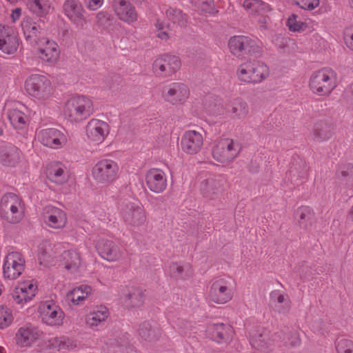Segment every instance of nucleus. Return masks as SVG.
I'll use <instances>...</instances> for the list:
<instances>
[{"label": "nucleus", "mask_w": 353, "mask_h": 353, "mask_svg": "<svg viewBox=\"0 0 353 353\" xmlns=\"http://www.w3.org/2000/svg\"><path fill=\"white\" fill-rule=\"evenodd\" d=\"M344 41L347 47L353 52V26L344 30Z\"/></svg>", "instance_id": "obj_54"}, {"label": "nucleus", "mask_w": 353, "mask_h": 353, "mask_svg": "<svg viewBox=\"0 0 353 353\" xmlns=\"http://www.w3.org/2000/svg\"><path fill=\"white\" fill-rule=\"evenodd\" d=\"M309 86L312 92L320 97L328 96L336 87V74L330 68H322L313 72Z\"/></svg>", "instance_id": "obj_2"}, {"label": "nucleus", "mask_w": 353, "mask_h": 353, "mask_svg": "<svg viewBox=\"0 0 353 353\" xmlns=\"http://www.w3.org/2000/svg\"><path fill=\"white\" fill-rule=\"evenodd\" d=\"M157 37L162 40H167L168 39V34L167 32L163 31L159 32Z\"/></svg>", "instance_id": "obj_61"}, {"label": "nucleus", "mask_w": 353, "mask_h": 353, "mask_svg": "<svg viewBox=\"0 0 353 353\" xmlns=\"http://www.w3.org/2000/svg\"><path fill=\"white\" fill-rule=\"evenodd\" d=\"M97 23L102 26H105L109 21V14L104 11L99 12L96 15Z\"/></svg>", "instance_id": "obj_57"}, {"label": "nucleus", "mask_w": 353, "mask_h": 353, "mask_svg": "<svg viewBox=\"0 0 353 353\" xmlns=\"http://www.w3.org/2000/svg\"><path fill=\"white\" fill-rule=\"evenodd\" d=\"M38 310L43 322L48 325L59 326L63 324L64 312L52 300L40 303Z\"/></svg>", "instance_id": "obj_8"}, {"label": "nucleus", "mask_w": 353, "mask_h": 353, "mask_svg": "<svg viewBox=\"0 0 353 353\" xmlns=\"http://www.w3.org/2000/svg\"><path fill=\"white\" fill-rule=\"evenodd\" d=\"M43 332L31 323H26L18 328L14 341L19 347H31L43 337Z\"/></svg>", "instance_id": "obj_11"}, {"label": "nucleus", "mask_w": 353, "mask_h": 353, "mask_svg": "<svg viewBox=\"0 0 353 353\" xmlns=\"http://www.w3.org/2000/svg\"><path fill=\"white\" fill-rule=\"evenodd\" d=\"M270 74L269 67L258 60L241 63L236 70L238 79L247 83H260Z\"/></svg>", "instance_id": "obj_3"}, {"label": "nucleus", "mask_w": 353, "mask_h": 353, "mask_svg": "<svg viewBox=\"0 0 353 353\" xmlns=\"http://www.w3.org/2000/svg\"><path fill=\"white\" fill-rule=\"evenodd\" d=\"M349 5L352 9H353V0H348Z\"/></svg>", "instance_id": "obj_64"}, {"label": "nucleus", "mask_w": 353, "mask_h": 353, "mask_svg": "<svg viewBox=\"0 0 353 353\" xmlns=\"http://www.w3.org/2000/svg\"><path fill=\"white\" fill-rule=\"evenodd\" d=\"M63 165L59 163H54L48 169V176L52 182L61 184L66 181L67 175Z\"/></svg>", "instance_id": "obj_43"}, {"label": "nucleus", "mask_w": 353, "mask_h": 353, "mask_svg": "<svg viewBox=\"0 0 353 353\" xmlns=\"http://www.w3.org/2000/svg\"><path fill=\"white\" fill-rule=\"evenodd\" d=\"M336 348L338 353H353V341L341 339L337 342Z\"/></svg>", "instance_id": "obj_53"}, {"label": "nucleus", "mask_w": 353, "mask_h": 353, "mask_svg": "<svg viewBox=\"0 0 353 353\" xmlns=\"http://www.w3.org/2000/svg\"><path fill=\"white\" fill-rule=\"evenodd\" d=\"M110 132V126L104 121L92 119L85 126V133L88 141L94 145L102 143Z\"/></svg>", "instance_id": "obj_15"}, {"label": "nucleus", "mask_w": 353, "mask_h": 353, "mask_svg": "<svg viewBox=\"0 0 353 353\" xmlns=\"http://www.w3.org/2000/svg\"><path fill=\"white\" fill-rule=\"evenodd\" d=\"M143 292L137 288H131L125 296V304L127 307H139L143 302Z\"/></svg>", "instance_id": "obj_45"}, {"label": "nucleus", "mask_w": 353, "mask_h": 353, "mask_svg": "<svg viewBox=\"0 0 353 353\" xmlns=\"http://www.w3.org/2000/svg\"><path fill=\"white\" fill-rule=\"evenodd\" d=\"M84 3L90 10H97L103 6V0H85Z\"/></svg>", "instance_id": "obj_56"}, {"label": "nucleus", "mask_w": 353, "mask_h": 353, "mask_svg": "<svg viewBox=\"0 0 353 353\" xmlns=\"http://www.w3.org/2000/svg\"><path fill=\"white\" fill-rule=\"evenodd\" d=\"M234 291V280L230 276H220L212 282L208 297L216 304H225L232 300Z\"/></svg>", "instance_id": "obj_5"}, {"label": "nucleus", "mask_w": 353, "mask_h": 353, "mask_svg": "<svg viewBox=\"0 0 353 353\" xmlns=\"http://www.w3.org/2000/svg\"><path fill=\"white\" fill-rule=\"evenodd\" d=\"M114 10L118 18L131 24L137 21L138 14L134 6L125 0H113Z\"/></svg>", "instance_id": "obj_26"}, {"label": "nucleus", "mask_w": 353, "mask_h": 353, "mask_svg": "<svg viewBox=\"0 0 353 353\" xmlns=\"http://www.w3.org/2000/svg\"><path fill=\"white\" fill-rule=\"evenodd\" d=\"M20 197L12 192L5 194L0 201V215L2 218L6 219V216L14 206Z\"/></svg>", "instance_id": "obj_40"}, {"label": "nucleus", "mask_w": 353, "mask_h": 353, "mask_svg": "<svg viewBox=\"0 0 353 353\" xmlns=\"http://www.w3.org/2000/svg\"><path fill=\"white\" fill-rule=\"evenodd\" d=\"M29 109L21 103H15L8 109L7 116L12 126L17 130L25 129L29 123Z\"/></svg>", "instance_id": "obj_21"}, {"label": "nucleus", "mask_w": 353, "mask_h": 353, "mask_svg": "<svg viewBox=\"0 0 353 353\" xmlns=\"http://www.w3.org/2000/svg\"><path fill=\"white\" fill-rule=\"evenodd\" d=\"M21 152L13 145L0 147V163L6 166H14L19 161Z\"/></svg>", "instance_id": "obj_32"}, {"label": "nucleus", "mask_w": 353, "mask_h": 353, "mask_svg": "<svg viewBox=\"0 0 353 353\" xmlns=\"http://www.w3.org/2000/svg\"><path fill=\"white\" fill-rule=\"evenodd\" d=\"M203 144V136L196 130L186 131L181 138V148L188 154H196L201 149Z\"/></svg>", "instance_id": "obj_23"}, {"label": "nucleus", "mask_w": 353, "mask_h": 353, "mask_svg": "<svg viewBox=\"0 0 353 353\" xmlns=\"http://www.w3.org/2000/svg\"><path fill=\"white\" fill-rule=\"evenodd\" d=\"M190 95L188 86L179 82L172 83L163 88L162 97L165 101L172 105L182 104Z\"/></svg>", "instance_id": "obj_14"}, {"label": "nucleus", "mask_w": 353, "mask_h": 353, "mask_svg": "<svg viewBox=\"0 0 353 353\" xmlns=\"http://www.w3.org/2000/svg\"><path fill=\"white\" fill-rule=\"evenodd\" d=\"M349 217H350V219H352V221H353V205H352L351 212H350V213L349 214Z\"/></svg>", "instance_id": "obj_63"}, {"label": "nucleus", "mask_w": 353, "mask_h": 353, "mask_svg": "<svg viewBox=\"0 0 353 353\" xmlns=\"http://www.w3.org/2000/svg\"><path fill=\"white\" fill-rule=\"evenodd\" d=\"M243 6L250 13L261 15L270 10L268 4L265 3L261 0H245Z\"/></svg>", "instance_id": "obj_46"}, {"label": "nucleus", "mask_w": 353, "mask_h": 353, "mask_svg": "<svg viewBox=\"0 0 353 353\" xmlns=\"http://www.w3.org/2000/svg\"><path fill=\"white\" fill-rule=\"evenodd\" d=\"M25 210V203L21 198H19L10 212L6 216V220L12 223L20 222L24 217Z\"/></svg>", "instance_id": "obj_47"}, {"label": "nucleus", "mask_w": 353, "mask_h": 353, "mask_svg": "<svg viewBox=\"0 0 353 353\" xmlns=\"http://www.w3.org/2000/svg\"><path fill=\"white\" fill-rule=\"evenodd\" d=\"M167 272L172 278L176 281H185L191 278L193 275L192 268L188 263H173L170 265Z\"/></svg>", "instance_id": "obj_34"}, {"label": "nucleus", "mask_w": 353, "mask_h": 353, "mask_svg": "<svg viewBox=\"0 0 353 353\" xmlns=\"http://www.w3.org/2000/svg\"><path fill=\"white\" fill-rule=\"evenodd\" d=\"M156 27L159 30H163L164 28L163 24L159 21L156 23Z\"/></svg>", "instance_id": "obj_62"}, {"label": "nucleus", "mask_w": 353, "mask_h": 353, "mask_svg": "<svg viewBox=\"0 0 353 353\" xmlns=\"http://www.w3.org/2000/svg\"><path fill=\"white\" fill-rule=\"evenodd\" d=\"M224 183L225 179L221 176L208 179L201 183V192L208 199H215L222 192Z\"/></svg>", "instance_id": "obj_25"}, {"label": "nucleus", "mask_w": 353, "mask_h": 353, "mask_svg": "<svg viewBox=\"0 0 353 353\" xmlns=\"http://www.w3.org/2000/svg\"><path fill=\"white\" fill-rule=\"evenodd\" d=\"M313 135L318 141H326L331 137V131L330 127L323 121L315 124L313 129Z\"/></svg>", "instance_id": "obj_48"}, {"label": "nucleus", "mask_w": 353, "mask_h": 353, "mask_svg": "<svg viewBox=\"0 0 353 353\" xmlns=\"http://www.w3.org/2000/svg\"><path fill=\"white\" fill-rule=\"evenodd\" d=\"M38 141L43 145L52 149H59L67 142L65 134L57 128H49L37 132Z\"/></svg>", "instance_id": "obj_16"}, {"label": "nucleus", "mask_w": 353, "mask_h": 353, "mask_svg": "<svg viewBox=\"0 0 353 353\" xmlns=\"http://www.w3.org/2000/svg\"><path fill=\"white\" fill-rule=\"evenodd\" d=\"M296 218L301 227L307 228L312 223L314 212L310 207L301 206L296 212Z\"/></svg>", "instance_id": "obj_44"}, {"label": "nucleus", "mask_w": 353, "mask_h": 353, "mask_svg": "<svg viewBox=\"0 0 353 353\" xmlns=\"http://www.w3.org/2000/svg\"><path fill=\"white\" fill-rule=\"evenodd\" d=\"M21 27L27 41L31 44L37 43L39 41L37 39L41 29L37 23L30 19H23Z\"/></svg>", "instance_id": "obj_36"}, {"label": "nucleus", "mask_w": 353, "mask_h": 353, "mask_svg": "<svg viewBox=\"0 0 353 353\" xmlns=\"http://www.w3.org/2000/svg\"><path fill=\"white\" fill-rule=\"evenodd\" d=\"M300 8L305 10H313L320 4V0H293Z\"/></svg>", "instance_id": "obj_52"}, {"label": "nucleus", "mask_w": 353, "mask_h": 353, "mask_svg": "<svg viewBox=\"0 0 353 353\" xmlns=\"http://www.w3.org/2000/svg\"><path fill=\"white\" fill-rule=\"evenodd\" d=\"M42 218L44 223L49 228L61 230L68 222V216L62 209L49 205L44 208Z\"/></svg>", "instance_id": "obj_18"}, {"label": "nucleus", "mask_w": 353, "mask_h": 353, "mask_svg": "<svg viewBox=\"0 0 353 353\" xmlns=\"http://www.w3.org/2000/svg\"><path fill=\"white\" fill-rule=\"evenodd\" d=\"M29 10L39 15L43 16L48 13L50 4L48 0H23Z\"/></svg>", "instance_id": "obj_42"}, {"label": "nucleus", "mask_w": 353, "mask_h": 353, "mask_svg": "<svg viewBox=\"0 0 353 353\" xmlns=\"http://www.w3.org/2000/svg\"><path fill=\"white\" fill-rule=\"evenodd\" d=\"M228 48L230 52L236 57L252 55L259 49L255 39L244 35L232 37L228 41Z\"/></svg>", "instance_id": "obj_9"}, {"label": "nucleus", "mask_w": 353, "mask_h": 353, "mask_svg": "<svg viewBox=\"0 0 353 353\" xmlns=\"http://www.w3.org/2000/svg\"><path fill=\"white\" fill-rule=\"evenodd\" d=\"M13 321L12 310L6 306H0V328L8 327Z\"/></svg>", "instance_id": "obj_50"}, {"label": "nucleus", "mask_w": 353, "mask_h": 353, "mask_svg": "<svg viewBox=\"0 0 353 353\" xmlns=\"http://www.w3.org/2000/svg\"><path fill=\"white\" fill-rule=\"evenodd\" d=\"M49 344L53 348H56L59 351H72L78 346L77 341L76 340L70 339L67 336L51 338L49 340Z\"/></svg>", "instance_id": "obj_37"}, {"label": "nucleus", "mask_w": 353, "mask_h": 353, "mask_svg": "<svg viewBox=\"0 0 353 353\" xmlns=\"http://www.w3.org/2000/svg\"><path fill=\"white\" fill-rule=\"evenodd\" d=\"M50 255L46 252H39L38 259L41 265H46L49 262Z\"/></svg>", "instance_id": "obj_59"}, {"label": "nucleus", "mask_w": 353, "mask_h": 353, "mask_svg": "<svg viewBox=\"0 0 353 353\" xmlns=\"http://www.w3.org/2000/svg\"><path fill=\"white\" fill-rule=\"evenodd\" d=\"M37 285L34 281H26L19 283L11 293L13 301L21 306L30 302L36 295Z\"/></svg>", "instance_id": "obj_19"}, {"label": "nucleus", "mask_w": 353, "mask_h": 353, "mask_svg": "<svg viewBox=\"0 0 353 353\" xmlns=\"http://www.w3.org/2000/svg\"><path fill=\"white\" fill-rule=\"evenodd\" d=\"M270 303L274 310L282 315L288 314L291 307L288 296L281 294L279 290L270 292Z\"/></svg>", "instance_id": "obj_31"}, {"label": "nucleus", "mask_w": 353, "mask_h": 353, "mask_svg": "<svg viewBox=\"0 0 353 353\" xmlns=\"http://www.w3.org/2000/svg\"><path fill=\"white\" fill-rule=\"evenodd\" d=\"M208 336L218 343H228L232 334V327L224 323H215L208 327Z\"/></svg>", "instance_id": "obj_30"}, {"label": "nucleus", "mask_w": 353, "mask_h": 353, "mask_svg": "<svg viewBox=\"0 0 353 353\" xmlns=\"http://www.w3.org/2000/svg\"><path fill=\"white\" fill-rule=\"evenodd\" d=\"M286 26L292 32H301L306 28V24L302 21L298 15L292 14L287 20Z\"/></svg>", "instance_id": "obj_49"}, {"label": "nucleus", "mask_w": 353, "mask_h": 353, "mask_svg": "<svg viewBox=\"0 0 353 353\" xmlns=\"http://www.w3.org/2000/svg\"><path fill=\"white\" fill-rule=\"evenodd\" d=\"M240 152L237 143L230 139L219 140L212 149L213 158L221 163H228L233 161Z\"/></svg>", "instance_id": "obj_10"}, {"label": "nucleus", "mask_w": 353, "mask_h": 353, "mask_svg": "<svg viewBox=\"0 0 353 353\" xmlns=\"http://www.w3.org/2000/svg\"><path fill=\"white\" fill-rule=\"evenodd\" d=\"M63 10L65 14L77 27L83 28L86 19L84 17L85 11L80 2L76 0H67L63 4Z\"/></svg>", "instance_id": "obj_24"}, {"label": "nucleus", "mask_w": 353, "mask_h": 353, "mask_svg": "<svg viewBox=\"0 0 353 353\" xmlns=\"http://www.w3.org/2000/svg\"><path fill=\"white\" fill-rule=\"evenodd\" d=\"M276 334L272 335L268 331L263 330L262 332L251 334L250 343L257 351L268 352L276 341Z\"/></svg>", "instance_id": "obj_28"}, {"label": "nucleus", "mask_w": 353, "mask_h": 353, "mask_svg": "<svg viewBox=\"0 0 353 353\" xmlns=\"http://www.w3.org/2000/svg\"><path fill=\"white\" fill-rule=\"evenodd\" d=\"M110 316L107 307L103 305L93 307L85 317L86 325L92 330L101 326Z\"/></svg>", "instance_id": "obj_29"}, {"label": "nucleus", "mask_w": 353, "mask_h": 353, "mask_svg": "<svg viewBox=\"0 0 353 353\" xmlns=\"http://www.w3.org/2000/svg\"><path fill=\"white\" fill-rule=\"evenodd\" d=\"M25 259L18 252H12L5 258L3 273L5 278L10 280L17 279L24 271Z\"/></svg>", "instance_id": "obj_13"}, {"label": "nucleus", "mask_w": 353, "mask_h": 353, "mask_svg": "<svg viewBox=\"0 0 353 353\" xmlns=\"http://www.w3.org/2000/svg\"><path fill=\"white\" fill-rule=\"evenodd\" d=\"M145 183L151 192L157 194L161 193L167 188L166 174L160 169H150L145 174Z\"/></svg>", "instance_id": "obj_22"}, {"label": "nucleus", "mask_w": 353, "mask_h": 353, "mask_svg": "<svg viewBox=\"0 0 353 353\" xmlns=\"http://www.w3.org/2000/svg\"><path fill=\"white\" fill-rule=\"evenodd\" d=\"M96 248L103 259L110 262L119 261L123 258L125 252V250L119 243L110 239L99 240Z\"/></svg>", "instance_id": "obj_17"}, {"label": "nucleus", "mask_w": 353, "mask_h": 353, "mask_svg": "<svg viewBox=\"0 0 353 353\" xmlns=\"http://www.w3.org/2000/svg\"><path fill=\"white\" fill-rule=\"evenodd\" d=\"M63 114L71 122H79L90 117L94 112L91 99L83 95L70 98L63 106Z\"/></svg>", "instance_id": "obj_1"}, {"label": "nucleus", "mask_w": 353, "mask_h": 353, "mask_svg": "<svg viewBox=\"0 0 353 353\" xmlns=\"http://www.w3.org/2000/svg\"><path fill=\"white\" fill-rule=\"evenodd\" d=\"M139 335L145 341L153 342L157 341L161 335L159 328H152L149 322H143L138 329Z\"/></svg>", "instance_id": "obj_38"}, {"label": "nucleus", "mask_w": 353, "mask_h": 353, "mask_svg": "<svg viewBox=\"0 0 353 353\" xmlns=\"http://www.w3.org/2000/svg\"><path fill=\"white\" fill-rule=\"evenodd\" d=\"M289 337V340L290 341L289 343V345L292 347L299 346L301 344V340L299 336L296 334H291Z\"/></svg>", "instance_id": "obj_58"}, {"label": "nucleus", "mask_w": 353, "mask_h": 353, "mask_svg": "<svg viewBox=\"0 0 353 353\" xmlns=\"http://www.w3.org/2000/svg\"><path fill=\"white\" fill-rule=\"evenodd\" d=\"M230 110H229L233 114L234 119L243 120L249 112V107L246 102L242 99L236 98L234 99L230 104Z\"/></svg>", "instance_id": "obj_39"}, {"label": "nucleus", "mask_w": 353, "mask_h": 353, "mask_svg": "<svg viewBox=\"0 0 353 353\" xmlns=\"http://www.w3.org/2000/svg\"><path fill=\"white\" fill-rule=\"evenodd\" d=\"M25 90L30 97L39 101L49 100L53 94L49 78L39 74H31L26 79Z\"/></svg>", "instance_id": "obj_4"}, {"label": "nucleus", "mask_w": 353, "mask_h": 353, "mask_svg": "<svg viewBox=\"0 0 353 353\" xmlns=\"http://www.w3.org/2000/svg\"><path fill=\"white\" fill-rule=\"evenodd\" d=\"M120 215L125 225L129 227H139L146 220L145 209L137 201L123 202L120 208Z\"/></svg>", "instance_id": "obj_6"}, {"label": "nucleus", "mask_w": 353, "mask_h": 353, "mask_svg": "<svg viewBox=\"0 0 353 353\" xmlns=\"http://www.w3.org/2000/svg\"><path fill=\"white\" fill-rule=\"evenodd\" d=\"M165 14L168 19L174 23H178L181 26L184 25L185 19L180 10L170 8L166 10Z\"/></svg>", "instance_id": "obj_51"}, {"label": "nucleus", "mask_w": 353, "mask_h": 353, "mask_svg": "<svg viewBox=\"0 0 353 353\" xmlns=\"http://www.w3.org/2000/svg\"><path fill=\"white\" fill-rule=\"evenodd\" d=\"M37 55L39 60L48 65H54L59 59L60 48L57 42L48 39H40L37 43Z\"/></svg>", "instance_id": "obj_12"}, {"label": "nucleus", "mask_w": 353, "mask_h": 353, "mask_svg": "<svg viewBox=\"0 0 353 353\" xmlns=\"http://www.w3.org/2000/svg\"><path fill=\"white\" fill-rule=\"evenodd\" d=\"M105 353H139L128 345L127 340L119 342L115 339H109L104 348Z\"/></svg>", "instance_id": "obj_35"}, {"label": "nucleus", "mask_w": 353, "mask_h": 353, "mask_svg": "<svg viewBox=\"0 0 353 353\" xmlns=\"http://www.w3.org/2000/svg\"><path fill=\"white\" fill-rule=\"evenodd\" d=\"M21 10L20 8L14 9L11 14V19L12 22H16L21 16Z\"/></svg>", "instance_id": "obj_60"}, {"label": "nucleus", "mask_w": 353, "mask_h": 353, "mask_svg": "<svg viewBox=\"0 0 353 353\" xmlns=\"http://www.w3.org/2000/svg\"><path fill=\"white\" fill-rule=\"evenodd\" d=\"M65 268L72 272L76 271L80 263L79 254L75 250L64 251L61 255Z\"/></svg>", "instance_id": "obj_41"}, {"label": "nucleus", "mask_w": 353, "mask_h": 353, "mask_svg": "<svg viewBox=\"0 0 353 353\" xmlns=\"http://www.w3.org/2000/svg\"><path fill=\"white\" fill-rule=\"evenodd\" d=\"M17 33L9 26L0 25V50L6 54H14L19 46Z\"/></svg>", "instance_id": "obj_20"}, {"label": "nucleus", "mask_w": 353, "mask_h": 353, "mask_svg": "<svg viewBox=\"0 0 353 353\" xmlns=\"http://www.w3.org/2000/svg\"><path fill=\"white\" fill-rule=\"evenodd\" d=\"M92 289L90 285H81L74 288L66 294V299L73 305H80L92 294Z\"/></svg>", "instance_id": "obj_33"}, {"label": "nucleus", "mask_w": 353, "mask_h": 353, "mask_svg": "<svg viewBox=\"0 0 353 353\" xmlns=\"http://www.w3.org/2000/svg\"><path fill=\"white\" fill-rule=\"evenodd\" d=\"M181 66V61L178 57L174 55H163L157 59L153 63V68L156 72L159 71L165 76L174 73Z\"/></svg>", "instance_id": "obj_27"}, {"label": "nucleus", "mask_w": 353, "mask_h": 353, "mask_svg": "<svg viewBox=\"0 0 353 353\" xmlns=\"http://www.w3.org/2000/svg\"><path fill=\"white\" fill-rule=\"evenodd\" d=\"M199 8L201 11L212 14L214 12V1L213 0H201L199 5Z\"/></svg>", "instance_id": "obj_55"}, {"label": "nucleus", "mask_w": 353, "mask_h": 353, "mask_svg": "<svg viewBox=\"0 0 353 353\" xmlns=\"http://www.w3.org/2000/svg\"><path fill=\"white\" fill-rule=\"evenodd\" d=\"M119 167L112 159H104L99 161L92 169L93 179L98 183H108L118 177Z\"/></svg>", "instance_id": "obj_7"}]
</instances>
